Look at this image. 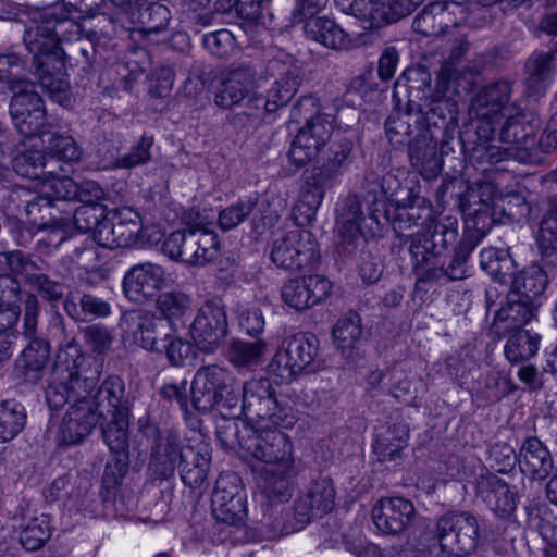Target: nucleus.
I'll return each mask as SVG.
<instances>
[{
  "label": "nucleus",
  "instance_id": "nucleus-32",
  "mask_svg": "<svg viewBox=\"0 0 557 557\" xmlns=\"http://www.w3.org/2000/svg\"><path fill=\"white\" fill-rule=\"evenodd\" d=\"M168 335V325L163 320L153 315H146L138 322L134 339L144 349L161 354Z\"/></svg>",
  "mask_w": 557,
  "mask_h": 557
},
{
  "label": "nucleus",
  "instance_id": "nucleus-13",
  "mask_svg": "<svg viewBox=\"0 0 557 557\" xmlns=\"http://www.w3.org/2000/svg\"><path fill=\"white\" fill-rule=\"evenodd\" d=\"M263 77L258 76L250 67L239 66L222 74L214 96L218 107L230 109L243 101L256 103L260 100Z\"/></svg>",
  "mask_w": 557,
  "mask_h": 557
},
{
  "label": "nucleus",
  "instance_id": "nucleus-45",
  "mask_svg": "<svg viewBox=\"0 0 557 557\" xmlns=\"http://www.w3.org/2000/svg\"><path fill=\"white\" fill-rule=\"evenodd\" d=\"M515 261L505 249H490V277L498 284H506L512 278Z\"/></svg>",
  "mask_w": 557,
  "mask_h": 557
},
{
  "label": "nucleus",
  "instance_id": "nucleus-16",
  "mask_svg": "<svg viewBox=\"0 0 557 557\" xmlns=\"http://www.w3.org/2000/svg\"><path fill=\"white\" fill-rule=\"evenodd\" d=\"M319 2H298L293 14L295 24H304L306 36L330 49H345L349 46L348 35L333 20L318 16Z\"/></svg>",
  "mask_w": 557,
  "mask_h": 557
},
{
  "label": "nucleus",
  "instance_id": "nucleus-49",
  "mask_svg": "<svg viewBox=\"0 0 557 557\" xmlns=\"http://www.w3.org/2000/svg\"><path fill=\"white\" fill-rule=\"evenodd\" d=\"M253 208L252 200L248 199L232 205L219 214V225L222 230L227 231L238 226L250 214Z\"/></svg>",
  "mask_w": 557,
  "mask_h": 557
},
{
  "label": "nucleus",
  "instance_id": "nucleus-29",
  "mask_svg": "<svg viewBox=\"0 0 557 557\" xmlns=\"http://www.w3.org/2000/svg\"><path fill=\"white\" fill-rule=\"evenodd\" d=\"M525 86L530 94L542 95L554 82L553 54L534 52L525 63Z\"/></svg>",
  "mask_w": 557,
  "mask_h": 557
},
{
  "label": "nucleus",
  "instance_id": "nucleus-17",
  "mask_svg": "<svg viewBox=\"0 0 557 557\" xmlns=\"http://www.w3.org/2000/svg\"><path fill=\"white\" fill-rule=\"evenodd\" d=\"M338 10L352 16L363 29L381 28L399 21L417 9V2H335Z\"/></svg>",
  "mask_w": 557,
  "mask_h": 557
},
{
  "label": "nucleus",
  "instance_id": "nucleus-39",
  "mask_svg": "<svg viewBox=\"0 0 557 557\" xmlns=\"http://www.w3.org/2000/svg\"><path fill=\"white\" fill-rule=\"evenodd\" d=\"M264 341H234L230 345L228 359L236 368L258 364L267 350Z\"/></svg>",
  "mask_w": 557,
  "mask_h": 557
},
{
  "label": "nucleus",
  "instance_id": "nucleus-4",
  "mask_svg": "<svg viewBox=\"0 0 557 557\" xmlns=\"http://www.w3.org/2000/svg\"><path fill=\"white\" fill-rule=\"evenodd\" d=\"M21 71L22 63L15 54L0 55V81L5 82L13 92L10 103L12 121L18 132L29 133L41 123L44 103L30 82L17 79Z\"/></svg>",
  "mask_w": 557,
  "mask_h": 557
},
{
  "label": "nucleus",
  "instance_id": "nucleus-21",
  "mask_svg": "<svg viewBox=\"0 0 557 557\" xmlns=\"http://www.w3.org/2000/svg\"><path fill=\"white\" fill-rule=\"evenodd\" d=\"M71 356L73 358V366L62 368L57 366L53 373V381L49 384L46 389V399L50 408L58 409L62 407L71 397V394L75 392L79 385L78 366L83 359L79 347L70 343L65 349H62L59 354V360L67 362L64 356Z\"/></svg>",
  "mask_w": 557,
  "mask_h": 557
},
{
  "label": "nucleus",
  "instance_id": "nucleus-3",
  "mask_svg": "<svg viewBox=\"0 0 557 557\" xmlns=\"http://www.w3.org/2000/svg\"><path fill=\"white\" fill-rule=\"evenodd\" d=\"M24 42L38 64L37 76L40 86L53 101L65 106L69 102L70 83L61 69V62L51 57L58 49L54 34L48 27H29L25 30Z\"/></svg>",
  "mask_w": 557,
  "mask_h": 557
},
{
  "label": "nucleus",
  "instance_id": "nucleus-10",
  "mask_svg": "<svg viewBox=\"0 0 557 557\" xmlns=\"http://www.w3.org/2000/svg\"><path fill=\"white\" fill-rule=\"evenodd\" d=\"M243 412L251 421H268L284 429H292L296 422L293 408L281 404L267 379L244 385Z\"/></svg>",
  "mask_w": 557,
  "mask_h": 557
},
{
  "label": "nucleus",
  "instance_id": "nucleus-36",
  "mask_svg": "<svg viewBox=\"0 0 557 557\" xmlns=\"http://www.w3.org/2000/svg\"><path fill=\"white\" fill-rule=\"evenodd\" d=\"M407 441L408 429L406 425H394L377 434L374 449L382 460H395L406 447Z\"/></svg>",
  "mask_w": 557,
  "mask_h": 557
},
{
  "label": "nucleus",
  "instance_id": "nucleus-12",
  "mask_svg": "<svg viewBox=\"0 0 557 557\" xmlns=\"http://www.w3.org/2000/svg\"><path fill=\"white\" fill-rule=\"evenodd\" d=\"M270 257L280 268L300 270L318 260V244L311 232L293 230L273 242Z\"/></svg>",
  "mask_w": 557,
  "mask_h": 557
},
{
  "label": "nucleus",
  "instance_id": "nucleus-27",
  "mask_svg": "<svg viewBox=\"0 0 557 557\" xmlns=\"http://www.w3.org/2000/svg\"><path fill=\"white\" fill-rule=\"evenodd\" d=\"M42 126V122L30 129L29 133L20 132L25 136L17 154L12 160V168L22 177L33 181V188L37 182L42 181V169L45 166V156L38 147L41 146L37 131Z\"/></svg>",
  "mask_w": 557,
  "mask_h": 557
},
{
  "label": "nucleus",
  "instance_id": "nucleus-44",
  "mask_svg": "<svg viewBox=\"0 0 557 557\" xmlns=\"http://www.w3.org/2000/svg\"><path fill=\"white\" fill-rule=\"evenodd\" d=\"M49 357V345L42 339H34L23 350L17 360L18 367L26 371H40L47 363Z\"/></svg>",
  "mask_w": 557,
  "mask_h": 557
},
{
  "label": "nucleus",
  "instance_id": "nucleus-43",
  "mask_svg": "<svg viewBox=\"0 0 557 557\" xmlns=\"http://www.w3.org/2000/svg\"><path fill=\"white\" fill-rule=\"evenodd\" d=\"M161 354L165 355L172 366L183 367L195 358V348L190 342L169 334Z\"/></svg>",
  "mask_w": 557,
  "mask_h": 557
},
{
  "label": "nucleus",
  "instance_id": "nucleus-35",
  "mask_svg": "<svg viewBox=\"0 0 557 557\" xmlns=\"http://www.w3.org/2000/svg\"><path fill=\"white\" fill-rule=\"evenodd\" d=\"M540 342L541 336L537 333L519 330L509 337L505 346V355L513 363L530 359L537 354Z\"/></svg>",
  "mask_w": 557,
  "mask_h": 557
},
{
  "label": "nucleus",
  "instance_id": "nucleus-6",
  "mask_svg": "<svg viewBox=\"0 0 557 557\" xmlns=\"http://www.w3.org/2000/svg\"><path fill=\"white\" fill-rule=\"evenodd\" d=\"M190 403L200 412L234 408L239 397L235 377L225 368L211 364L197 370L190 385Z\"/></svg>",
  "mask_w": 557,
  "mask_h": 557
},
{
  "label": "nucleus",
  "instance_id": "nucleus-28",
  "mask_svg": "<svg viewBox=\"0 0 557 557\" xmlns=\"http://www.w3.org/2000/svg\"><path fill=\"white\" fill-rule=\"evenodd\" d=\"M518 461L522 472L540 479L545 478L553 467L549 450L543 442L533 436L522 443Z\"/></svg>",
  "mask_w": 557,
  "mask_h": 557
},
{
  "label": "nucleus",
  "instance_id": "nucleus-47",
  "mask_svg": "<svg viewBox=\"0 0 557 557\" xmlns=\"http://www.w3.org/2000/svg\"><path fill=\"white\" fill-rule=\"evenodd\" d=\"M103 218L101 221H98L96 226L94 227V240L101 247L114 249L119 247H123L125 243V238L129 236V234H115V228L112 221L109 219L108 212H103Z\"/></svg>",
  "mask_w": 557,
  "mask_h": 557
},
{
  "label": "nucleus",
  "instance_id": "nucleus-55",
  "mask_svg": "<svg viewBox=\"0 0 557 557\" xmlns=\"http://www.w3.org/2000/svg\"><path fill=\"white\" fill-rule=\"evenodd\" d=\"M103 212V208L98 206H79L74 211L73 222L79 232L85 233L94 230Z\"/></svg>",
  "mask_w": 557,
  "mask_h": 557
},
{
  "label": "nucleus",
  "instance_id": "nucleus-53",
  "mask_svg": "<svg viewBox=\"0 0 557 557\" xmlns=\"http://www.w3.org/2000/svg\"><path fill=\"white\" fill-rule=\"evenodd\" d=\"M65 180H72V178L69 176H65V175H63V176L53 175L51 172L44 173L42 181L37 182L35 185V193L44 195L46 198H48V200L50 202H52L53 200L66 201L64 198L59 197V193H58V190H61V191L66 190L65 187L63 186V181H65Z\"/></svg>",
  "mask_w": 557,
  "mask_h": 557
},
{
  "label": "nucleus",
  "instance_id": "nucleus-63",
  "mask_svg": "<svg viewBox=\"0 0 557 557\" xmlns=\"http://www.w3.org/2000/svg\"><path fill=\"white\" fill-rule=\"evenodd\" d=\"M127 472V462L125 458L113 457L106 466L103 482L107 486H114L120 483Z\"/></svg>",
  "mask_w": 557,
  "mask_h": 557
},
{
  "label": "nucleus",
  "instance_id": "nucleus-50",
  "mask_svg": "<svg viewBox=\"0 0 557 557\" xmlns=\"http://www.w3.org/2000/svg\"><path fill=\"white\" fill-rule=\"evenodd\" d=\"M557 150V129L546 128L536 140L533 136V145L529 147V154L535 156L536 160L523 161L525 164L542 163L547 154Z\"/></svg>",
  "mask_w": 557,
  "mask_h": 557
},
{
  "label": "nucleus",
  "instance_id": "nucleus-34",
  "mask_svg": "<svg viewBox=\"0 0 557 557\" xmlns=\"http://www.w3.org/2000/svg\"><path fill=\"white\" fill-rule=\"evenodd\" d=\"M157 310L173 327H177L190 313L191 300L182 292L163 293L157 299Z\"/></svg>",
  "mask_w": 557,
  "mask_h": 557
},
{
  "label": "nucleus",
  "instance_id": "nucleus-30",
  "mask_svg": "<svg viewBox=\"0 0 557 557\" xmlns=\"http://www.w3.org/2000/svg\"><path fill=\"white\" fill-rule=\"evenodd\" d=\"M46 127L47 125L45 123L44 115L42 126L37 131L41 146H45V149L48 150L52 157L65 163L78 162L82 158L83 151L75 139L66 134L50 132L46 129Z\"/></svg>",
  "mask_w": 557,
  "mask_h": 557
},
{
  "label": "nucleus",
  "instance_id": "nucleus-54",
  "mask_svg": "<svg viewBox=\"0 0 557 557\" xmlns=\"http://www.w3.org/2000/svg\"><path fill=\"white\" fill-rule=\"evenodd\" d=\"M238 322L240 327L249 336H256L263 332L264 329V317L259 308H243L238 315Z\"/></svg>",
  "mask_w": 557,
  "mask_h": 557
},
{
  "label": "nucleus",
  "instance_id": "nucleus-26",
  "mask_svg": "<svg viewBox=\"0 0 557 557\" xmlns=\"http://www.w3.org/2000/svg\"><path fill=\"white\" fill-rule=\"evenodd\" d=\"M270 70L276 74V78L268 90L264 109L268 113H273L292 100L300 81L296 66L292 64L273 60Z\"/></svg>",
  "mask_w": 557,
  "mask_h": 557
},
{
  "label": "nucleus",
  "instance_id": "nucleus-22",
  "mask_svg": "<svg viewBox=\"0 0 557 557\" xmlns=\"http://www.w3.org/2000/svg\"><path fill=\"white\" fill-rule=\"evenodd\" d=\"M0 362L8 359L17 338L12 327L20 317L18 284L10 276H0Z\"/></svg>",
  "mask_w": 557,
  "mask_h": 557
},
{
  "label": "nucleus",
  "instance_id": "nucleus-40",
  "mask_svg": "<svg viewBox=\"0 0 557 557\" xmlns=\"http://www.w3.org/2000/svg\"><path fill=\"white\" fill-rule=\"evenodd\" d=\"M110 422L103 426L102 434L111 451L119 454L127 447L128 410H120L110 416Z\"/></svg>",
  "mask_w": 557,
  "mask_h": 557
},
{
  "label": "nucleus",
  "instance_id": "nucleus-24",
  "mask_svg": "<svg viewBox=\"0 0 557 557\" xmlns=\"http://www.w3.org/2000/svg\"><path fill=\"white\" fill-rule=\"evenodd\" d=\"M335 491L329 479H321L312 483L295 502V516L302 528L313 518L329 512L334 503Z\"/></svg>",
  "mask_w": 557,
  "mask_h": 557
},
{
  "label": "nucleus",
  "instance_id": "nucleus-61",
  "mask_svg": "<svg viewBox=\"0 0 557 557\" xmlns=\"http://www.w3.org/2000/svg\"><path fill=\"white\" fill-rule=\"evenodd\" d=\"M109 219L114 223L124 224L129 228L140 231V215L131 207H120L107 211Z\"/></svg>",
  "mask_w": 557,
  "mask_h": 557
},
{
  "label": "nucleus",
  "instance_id": "nucleus-41",
  "mask_svg": "<svg viewBox=\"0 0 557 557\" xmlns=\"http://www.w3.org/2000/svg\"><path fill=\"white\" fill-rule=\"evenodd\" d=\"M100 401L95 411L98 418L103 416L104 410L110 416H116L120 410H127L123 405V385L122 381L117 377L107 380L99 391Z\"/></svg>",
  "mask_w": 557,
  "mask_h": 557
},
{
  "label": "nucleus",
  "instance_id": "nucleus-19",
  "mask_svg": "<svg viewBox=\"0 0 557 557\" xmlns=\"http://www.w3.org/2000/svg\"><path fill=\"white\" fill-rule=\"evenodd\" d=\"M337 170L330 168H314L305 173L298 201L293 209V219L297 225H309L314 220L325 189L334 185Z\"/></svg>",
  "mask_w": 557,
  "mask_h": 557
},
{
  "label": "nucleus",
  "instance_id": "nucleus-52",
  "mask_svg": "<svg viewBox=\"0 0 557 557\" xmlns=\"http://www.w3.org/2000/svg\"><path fill=\"white\" fill-rule=\"evenodd\" d=\"M511 84L508 81H498L490 85V120L503 113L504 107H517L509 103Z\"/></svg>",
  "mask_w": 557,
  "mask_h": 557
},
{
  "label": "nucleus",
  "instance_id": "nucleus-31",
  "mask_svg": "<svg viewBox=\"0 0 557 557\" xmlns=\"http://www.w3.org/2000/svg\"><path fill=\"white\" fill-rule=\"evenodd\" d=\"M210 457L206 450L195 449L193 446H185L180 453L182 480L190 487L201 485L207 479Z\"/></svg>",
  "mask_w": 557,
  "mask_h": 557
},
{
  "label": "nucleus",
  "instance_id": "nucleus-37",
  "mask_svg": "<svg viewBox=\"0 0 557 557\" xmlns=\"http://www.w3.org/2000/svg\"><path fill=\"white\" fill-rule=\"evenodd\" d=\"M26 413L24 407L9 400L0 404V442L13 440L24 428Z\"/></svg>",
  "mask_w": 557,
  "mask_h": 557
},
{
  "label": "nucleus",
  "instance_id": "nucleus-51",
  "mask_svg": "<svg viewBox=\"0 0 557 557\" xmlns=\"http://www.w3.org/2000/svg\"><path fill=\"white\" fill-rule=\"evenodd\" d=\"M141 18L146 24L147 32L157 33L168 25L171 14L170 10L161 2H149L141 13Z\"/></svg>",
  "mask_w": 557,
  "mask_h": 557
},
{
  "label": "nucleus",
  "instance_id": "nucleus-20",
  "mask_svg": "<svg viewBox=\"0 0 557 557\" xmlns=\"http://www.w3.org/2000/svg\"><path fill=\"white\" fill-rule=\"evenodd\" d=\"M227 320L223 306L219 301L203 304L190 325V335L195 345L202 351H213L225 339Z\"/></svg>",
  "mask_w": 557,
  "mask_h": 557
},
{
  "label": "nucleus",
  "instance_id": "nucleus-5",
  "mask_svg": "<svg viewBox=\"0 0 557 557\" xmlns=\"http://www.w3.org/2000/svg\"><path fill=\"white\" fill-rule=\"evenodd\" d=\"M318 110L317 99L311 96L302 97L292 109V122L299 123L302 114L307 120L293 140L288 154L297 168L313 160L330 138L331 124L317 114Z\"/></svg>",
  "mask_w": 557,
  "mask_h": 557
},
{
  "label": "nucleus",
  "instance_id": "nucleus-59",
  "mask_svg": "<svg viewBox=\"0 0 557 557\" xmlns=\"http://www.w3.org/2000/svg\"><path fill=\"white\" fill-rule=\"evenodd\" d=\"M410 255L414 268L428 263L434 255L431 249V242L426 235L417 234L411 238Z\"/></svg>",
  "mask_w": 557,
  "mask_h": 557
},
{
  "label": "nucleus",
  "instance_id": "nucleus-38",
  "mask_svg": "<svg viewBox=\"0 0 557 557\" xmlns=\"http://www.w3.org/2000/svg\"><path fill=\"white\" fill-rule=\"evenodd\" d=\"M65 191L58 190L59 197L66 201L77 200L82 206H97V202L103 198L104 191L95 181H86L77 185L73 180L63 181Z\"/></svg>",
  "mask_w": 557,
  "mask_h": 557
},
{
  "label": "nucleus",
  "instance_id": "nucleus-58",
  "mask_svg": "<svg viewBox=\"0 0 557 557\" xmlns=\"http://www.w3.org/2000/svg\"><path fill=\"white\" fill-rule=\"evenodd\" d=\"M150 145L143 138L128 153L115 161V168L128 169L146 163L150 158Z\"/></svg>",
  "mask_w": 557,
  "mask_h": 557
},
{
  "label": "nucleus",
  "instance_id": "nucleus-56",
  "mask_svg": "<svg viewBox=\"0 0 557 557\" xmlns=\"http://www.w3.org/2000/svg\"><path fill=\"white\" fill-rule=\"evenodd\" d=\"M490 457H492L494 460V465L492 467L500 473H506L513 469L518 460V456L516 455L515 449L505 443L496 444L492 448Z\"/></svg>",
  "mask_w": 557,
  "mask_h": 557
},
{
  "label": "nucleus",
  "instance_id": "nucleus-64",
  "mask_svg": "<svg viewBox=\"0 0 557 557\" xmlns=\"http://www.w3.org/2000/svg\"><path fill=\"white\" fill-rule=\"evenodd\" d=\"M398 53L395 48H387L379 59V76L383 81L392 78L398 64Z\"/></svg>",
  "mask_w": 557,
  "mask_h": 557
},
{
  "label": "nucleus",
  "instance_id": "nucleus-33",
  "mask_svg": "<svg viewBox=\"0 0 557 557\" xmlns=\"http://www.w3.org/2000/svg\"><path fill=\"white\" fill-rule=\"evenodd\" d=\"M362 321L357 312H348L334 324L332 339L343 352L354 349L362 337Z\"/></svg>",
  "mask_w": 557,
  "mask_h": 557
},
{
  "label": "nucleus",
  "instance_id": "nucleus-62",
  "mask_svg": "<svg viewBox=\"0 0 557 557\" xmlns=\"http://www.w3.org/2000/svg\"><path fill=\"white\" fill-rule=\"evenodd\" d=\"M84 336L96 351H102L111 344L109 331L101 325H90L84 330Z\"/></svg>",
  "mask_w": 557,
  "mask_h": 557
},
{
  "label": "nucleus",
  "instance_id": "nucleus-7",
  "mask_svg": "<svg viewBox=\"0 0 557 557\" xmlns=\"http://www.w3.org/2000/svg\"><path fill=\"white\" fill-rule=\"evenodd\" d=\"M547 284V274L540 265L531 264L523 269L511 281L507 306L499 313L500 319H508L521 325L529 323L535 314Z\"/></svg>",
  "mask_w": 557,
  "mask_h": 557
},
{
  "label": "nucleus",
  "instance_id": "nucleus-48",
  "mask_svg": "<svg viewBox=\"0 0 557 557\" xmlns=\"http://www.w3.org/2000/svg\"><path fill=\"white\" fill-rule=\"evenodd\" d=\"M490 486L495 498L494 511L499 516H507L516 509V493L508 484L500 480H490Z\"/></svg>",
  "mask_w": 557,
  "mask_h": 557
},
{
  "label": "nucleus",
  "instance_id": "nucleus-15",
  "mask_svg": "<svg viewBox=\"0 0 557 557\" xmlns=\"http://www.w3.org/2000/svg\"><path fill=\"white\" fill-rule=\"evenodd\" d=\"M332 292L333 283L323 274H304L283 283L281 300L290 309L304 311L324 302Z\"/></svg>",
  "mask_w": 557,
  "mask_h": 557
},
{
  "label": "nucleus",
  "instance_id": "nucleus-2",
  "mask_svg": "<svg viewBox=\"0 0 557 557\" xmlns=\"http://www.w3.org/2000/svg\"><path fill=\"white\" fill-rule=\"evenodd\" d=\"M495 125H499L498 139L503 147L490 144V162H498L505 158L520 163L536 160L535 156L529 154L533 136L541 126L535 112L519 107H504L502 114L490 120V131L493 133Z\"/></svg>",
  "mask_w": 557,
  "mask_h": 557
},
{
  "label": "nucleus",
  "instance_id": "nucleus-57",
  "mask_svg": "<svg viewBox=\"0 0 557 557\" xmlns=\"http://www.w3.org/2000/svg\"><path fill=\"white\" fill-rule=\"evenodd\" d=\"M425 157L428 160L424 162L418 151L412 150L410 152V160L412 165L426 178L436 176L441 171L440 160L436 154L435 147H431L426 150Z\"/></svg>",
  "mask_w": 557,
  "mask_h": 557
},
{
  "label": "nucleus",
  "instance_id": "nucleus-1",
  "mask_svg": "<svg viewBox=\"0 0 557 557\" xmlns=\"http://www.w3.org/2000/svg\"><path fill=\"white\" fill-rule=\"evenodd\" d=\"M239 445L255 460L267 468L265 494L271 502L284 503L292 496L290 479L296 475V458L294 443L284 432L273 430L253 434L247 442Z\"/></svg>",
  "mask_w": 557,
  "mask_h": 557
},
{
  "label": "nucleus",
  "instance_id": "nucleus-25",
  "mask_svg": "<svg viewBox=\"0 0 557 557\" xmlns=\"http://www.w3.org/2000/svg\"><path fill=\"white\" fill-rule=\"evenodd\" d=\"M98 421V413L90 401L81 399L66 411L59 426V442L64 445L81 443Z\"/></svg>",
  "mask_w": 557,
  "mask_h": 557
},
{
  "label": "nucleus",
  "instance_id": "nucleus-18",
  "mask_svg": "<svg viewBox=\"0 0 557 557\" xmlns=\"http://www.w3.org/2000/svg\"><path fill=\"white\" fill-rule=\"evenodd\" d=\"M174 283L173 274L159 263L146 261L131 267L123 276L125 296L135 302L153 297Z\"/></svg>",
  "mask_w": 557,
  "mask_h": 557
},
{
  "label": "nucleus",
  "instance_id": "nucleus-11",
  "mask_svg": "<svg viewBox=\"0 0 557 557\" xmlns=\"http://www.w3.org/2000/svg\"><path fill=\"white\" fill-rule=\"evenodd\" d=\"M214 518L221 522L236 525L247 517V493L242 479L233 472L221 473L216 479L211 497Z\"/></svg>",
  "mask_w": 557,
  "mask_h": 557
},
{
  "label": "nucleus",
  "instance_id": "nucleus-42",
  "mask_svg": "<svg viewBox=\"0 0 557 557\" xmlns=\"http://www.w3.org/2000/svg\"><path fill=\"white\" fill-rule=\"evenodd\" d=\"M50 519L46 515L35 517L21 531L20 541L27 550H36L50 537Z\"/></svg>",
  "mask_w": 557,
  "mask_h": 557
},
{
  "label": "nucleus",
  "instance_id": "nucleus-14",
  "mask_svg": "<svg viewBox=\"0 0 557 557\" xmlns=\"http://www.w3.org/2000/svg\"><path fill=\"white\" fill-rule=\"evenodd\" d=\"M437 537L444 553L454 557H463L476 547L478 521L468 513L445 515L437 522Z\"/></svg>",
  "mask_w": 557,
  "mask_h": 557
},
{
  "label": "nucleus",
  "instance_id": "nucleus-60",
  "mask_svg": "<svg viewBox=\"0 0 557 557\" xmlns=\"http://www.w3.org/2000/svg\"><path fill=\"white\" fill-rule=\"evenodd\" d=\"M186 386V380H182L181 382H166L162 386L161 395L169 400H175L183 411H188Z\"/></svg>",
  "mask_w": 557,
  "mask_h": 557
},
{
  "label": "nucleus",
  "instance_id": "nucleus-23",
  "mask_svg": "<svg viewBox=\"0 0 557 557\" xmlns=\"http://www.w3.org/2000/svg\"><path fill=\"white\" fill-rule=\"evenodd\" d=\"M414 512L410 500L403 497H385L372 508V520L380 532L398 534L411 524Z\"/></svg>",
  "mask_w": 557,
  "mask_h": 557
},
{
  "label": "nucleus",
  "instance_id": "nucleus-9",
  "mask_svg": "<svg viewBox=\"0 0 557 557\" xmlns=\"http://www.w3.org/2000/svg\"><path fill=\"white\" fill-rule=\"evenodd\" d=\"M220 250L218 235L201 224L171 233L162 243V251L172 260L189 265H203L215 259Z\"/></svg>",
  "mask_w": 557,
  "mask_h": 557
},
{
  "label": "nucleus",
  "instance_id": "nucleus-46",
  "mask_svg": "<svg viewBox=\"0 0 557 557\" xmlns=\"http://www.w3.org/2000/svg\"><path fill=\"white\" fill-rule=\"evenodd\" d=\"M51 202L44 195L38 196L32 200H26V206L20 213L18 219L22 223L28 224L32 227L44 228L47 226V220L44 211L50 210Z\"/></svg>",
  "mask_w": 557,
  "mask_h": 557
},
{
  "label": "nucleus",
  "instance_id": "nucleus-8",
  "mask_svg": "<svg viewBox=\"0 0 557 557\" xmlns=\"http://www.w3.org/2000/svg\"><path fill=\"white\" fill-rule=\"evenodd\" d=\"M319 339L310 333L288 338L269 364V374L277 384L290 383L305 371H315Z\"/></svg>",
  "mask_w": 557,
  "mask_h": 557
}]
</instances>
